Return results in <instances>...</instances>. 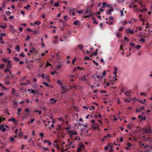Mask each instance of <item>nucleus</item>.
<instances>
[{
  "instance_id": "nucleus-1",
  "label": "nucleus",
  "mask_w": 152,
  "mask_h": 152,
  "mask_svg": "<svg viewBox=\"0 0 152 152\" xmlns=\"http://www.w3.org/2000/svg\"><path fill=\"white\" fill-rule=\"evenodd\" d=\"M86 15V18H89L90 17L91 14L92 12L91 10L89 8H87L85 13L84 14Z\"/></svg>"
},
{
  "instance_id": "nucleus-2",
  "label": "nucleus",
  "mask_w": 152,
  "mask_h": 152,
  "mask_svg": "<svg viewBox=\"0 0 152 152\" xmlns=\"http://www.w3.org/2000/svg\"><path fill=\"white\" fill-rule=\"evenodd\" d=\"M67 132L70 133V136L71 137H72L73 135H77V133L76 132H73L72 130H68Z\"/></svg>"
},
{
  "instance_id": "nucleus-3",
  "label": "nucleus",
  "mask_w": 152,
  "mask_h": 152,
  "mask_svg": "<svg viewBox=\"0 0 152 152\" xmlns=\"http://www.w3.org/2000/svg\"><path fill=\"white\" fill-rule=\"evenodd\" d=\"M137 21V19L132 18L129 21V24H133L134 23H135Z\"/></svg>"
},
{
  "instance_id": "nucleus-4",
  "label": "nucleus",
  "mask_w": 152,
  "mask_h": 152,
  "mask_svg": "<svg viewBox=\"0 0 152 152\" xmlns=\"http://www.w3.org/2000/svg\"><path fill=\"white\" fill-rule=\"evenodd\" d=\"M4 125L1 124L0 125V130H1L3 132H5L6 131V129L5 128H4Z\"/></svg>"
},
{
  "instance_id": "nucleus-5",
  "label": "nucleus",
  "mask_w": 152,
  "mask_h": 152,
  "mask_svg": "<svg viewBox=\"0 0 152 152\" xmlns=\"http://www.w3.org/2000/svg\"><path fill=\"white\" fill-rule=\"evenodd\" d=\"M113 11V9L111 7L110 9L106 11V13L109 15H110L111 14V12Z\"/></svg>"
},
{
  "instance_id": "nucleus-6",
  "label": "nucleus",
  "mask_w": 152,
  "mask_h": 152,
  "mask_svg": "<svg viewBox=\"0 0 152 152\" xmlns=\"http://www.w3.org/2000/svg\"><path fill=\"white\" fill-rule=\"evenodd\" d=\"M126 31H127V33H130L132 34H133L134 33V31L133 30H131L129 28H127Z\"/></svg>"
},
{
  "instance_id": "nucleus-7",
  "label": "nucleus",
  "mask_w": 152,
  "mask_h": 152,
  "mask_svg": "<svg viewBox=\"0 0 152 152\" xmlns=\"http://www.w3.org/2000/svg\"><path fill=\"white\" fill-rule=\"evenodd\" d=\"M99 126H96L94 124L91 127V129L93 130H95L96 129L99 128Z\"/></svg>"
},
{
  "instance_id": "nucleus-8",
  "label": "nucleus",
  "mask_w": 152,
  "mask_h": 152,
  "mask_svg": "<svg viewBox=\"0 0 152 152\" xmlns=\"http://www.w3.org/2000/svg\"><path fill=\"white\" fill-rule=\"evenodd\" d=\"M131 93V91H126L125 92V94L126 96H130V93Z\"/></svg>"
},
{
  "instance_id": "nucleus-9",
  "label": "nucleus",
  "mask_w": 152,
  "mask_h": 152,
  "mask_svg": "<svg viewBox=\"0 0 152 152\" xmlns=\"http://www.w3.org/2000/svg\"><path fill=\"white\" fill-rule=\"evenodd\" d=\"M56 54V59L57 60H60L61 59L60 56L57 53Z\"/></svg>"
},
{
  "instance_id": "nucleus-10",
  "label": "nucleus",
  "mask_w": 152,
  "mask_h": 152,
  "mask_svg": "<svg viewBox=\"0 0 152 152\" xmlns=\"http://www.w3.org/2000/svg\"><path fill=\"white\" fill-rule=\"evenodd\" d=\"M7 62L8 63L7 65H8V66H9V67L11 68L12 66L11 61L10 60H8L7 61Z\"/></svg>"
},
{
  "instance_id": "nucleus-11",
  "label": "nucleus",
  "mask_w": 152,
  "mask_h": 152,
  "mask_svg": "<svg viewBox=\"0 0 152 152\" xmlns=\"http://www.w3.org/2000/svg\"><path fill=\"white\" fill-rule=\"evenodd\" d=\"M73 24L75 25H77L80 24V21L79 20H75Z\"/></svg>"
},
{
  "instance_id": "nucleus-12",
  "label": "nucleus",
  "mask_w": 152,
  "mask_h": 152,
  "mask_svg": "<svg viewBox=\"0 0 152 152\" xmlns=\"http://www.w3.org/2000/svg\"><path fill=\"white\" fill-rule=\"evenodd\" d=\"M44 143H46V142L48 143V145H49V146L51 144V142H50V140H44Z\"/></svg>"
},
{
  "instance_id": "nucleus-13",
  "label": "nucleus",
  "mask_w": 152,
  "mask_h": 152,
  "mask_svg": "<svg viewBox=\"0 0 152 152\" xmlns=\"http://www.w3.org/2000/svg\"><path fill=\"white\" fill-rule=\"evenodd\" d=\"M80 50H82L83 51V53H84V54L85 55H86V54L89 53V51H88V50H86V53H85L84 50L83 49V48H80Z\"/></svg>"
},
{
  "instance_id": "nucleus-14",
  "label": "nucleus",
  "mask_w": 152,
  "mask_h": 152,
  "mask_svg": "<svg viewBox=\"0 0 152 152\" xmlns=\"http://www.w3.org/2000/svg\"><path fill=\"white\" fill-rule=\"evenodd\" d=\"M32 65L30 64H28L26 66V67L30 70V68L31 67Z\"/></svg>"
},
{
  "instance_id": "nucleus-15",
  "label": "nucleus",
  "mask_w": 152,
  "mask_h": 152,
  "mask_svg": "<svg viewBox=\"0 0 152 152\" xmlns=\"http://www.w3.org/2000/svg\"><path fill=\"white\" fill-rule=\"evenodd\" d=\"M116 36L118 38H120L121 37V34L118 32L116 33Z\"/></svg>"
},
{
  "instance_id": "nucleus-16",
  "label": "nucleus",
  "mask_w": 152,
  "mask_h": 152,
  "mask_svg": "<svg viewBox=\"0 0 152 152\" xmlns=\"http://www.w3.org/2000/svg\"><path fill=\"white\" fill-rule=\"evenodd\" d=\"M45 78L46 79V80L47 81H48V82L50 81V79L48 75H46L45 77Z\"/></svg>"
},
{
  "instance_id": "nucleus-17",
  "label": "nucleus",
  "mask_w": 152,
  "mask_h": 152,
  "mask_svg": "<svg viewBox=\"0 0 152 152\" xmlns=\"http://www.w3.org/2000/svg\"><path fill=\"white\" fill-rule=\"evenodd\" d=\"M8 65H6V69L4 70V71L5 72H9V69L8 68Z\"/></svg>"
},
{
  "instance_id": "nucleus-18",
  "label": "nucleus",
  "mask_w": 152,
  "mask_h": 152,
  "mask_svg": "<svg viewBox=\"0 0 152 152\" xmlns=\"http://www.w3.org/2000/svg\"><path fill=\"white\" fill-rule=\"evenodd\" d=\"M18 135L20 137H22L23 136V134L21 132H19L18 134Z\"/></svg>"
},
{
  "instance_id": "nucleus-19",
  "label": "nucleus",
  "mask_w": 152,
  "mask_h": 152,
  "mask_svg": "<svg viewBox=\"0 0 152 152\" xmlns=\"http://www.w3.org/2000/svg\"><path fill=\"white\" fill-rule=\"evenodd\" d=\"M71 128V126L70 125H69L67 127H66L65 129L66 130H67L68 129H70Z\"/></svg>"
},
{
  "instance_id": "nucleus-20",
  "label": "nucleus",
  "mask_w": 152,
  "mask_h": 152,
  "mask_svg": "<svg viewBox=\"0 0 152 152\" xmlns=\"http://www.w3.org/2000/svg\"><path fill=\"white\" fill-rule=\"evenodd\" d=\"M79 145L82 148H85V145L83 144L80 143Z\"/></svg>"
},
{
  "instance_id": "nucleus-21",
  "label": "nucleus",
  "mask_w": 152,
  "mask_h": 152,
  "mask_svg": "<svg viewBox=\"0 0 152 152\" xmlns=\"http://www.w3.org/2000/svg\"><path fill=\"white\" fill-rule=\"evenodd\" d=\"M4 66L5 65L4 64H1V65H0V69H3Z\"/></svg>"
},
{
  "instance_id": "nucleus-22",
  "label": "nucleus",
  "mask_w": 152,
  "mask_h": 152,
  "mask_svg": "<svg viewBox=\"0 0 152 152\" xmlns=\"http://www.w3.org/2000/svg\"><path fill=\"white\" fill-rule=\"evenodd\" d=\"M0 27L3 29H5L6 27V24H5L4 25H1L0 26Z\"/></svg>"
},
{
  "instance_id": "nucleus-23",
  "label": "nucleus",
  "mask_w": 152,
  "mask_h": 152,
  "mask_svg": "<svg viewBox=\"0 0 152 152\" xmlns=\"http://www.w3.org/2000/svg\"><path fill=\"white\" fill-rule=\"evenodd\" d=\"M13 59L16 61L18 62L19 61V59L17 57H14Z\"/></svg>"
},
{
  "instance_id": "nucleus-24",
  "label": "nucleus",
  "mask_w": 152,
  "mask_h": 152,
  "mask_svg": "<svg viewBox=\"0 0 152 152\" xmlns=\"http://www.w3.org/2000/svg\"><path fill=\"white\" fill-rule=\"evenodd\" d=\"M8 121H15V119L13 117L12 118H9L8 119Z\"/></svg>"
},
{
  "instance_id": "nucleus-25",
  "label": "nucleus",
  "mask_w": 152,
  "mask_h": 152,
  "mask_svg": "<svg viewBox=\"0 0 152 152\" xmlns=\"http://www.w3.org/2000/svg\"><path fill=\"white\" fill-rule=\"evenodd\" d=\"M6 14L7 15L9 16L11 14V12L9 11H7L6 12Z\"/></svg>"
},
{
  "instance_id": "nucleus-26",
  "label": "nucleus",
  "mask_w": 152,
  "mask_h": 152,
  "mask_svg": "<svg viewBox=\"0 0 152 152\" xmlns=\"http://www.w3.org/2000/svg\"><path fill=\"white\" fill-rule=\"evenodd\" d=\"M96 77H97V78H98V79H99V80H101L102 79H103V77L102 76H101V75L99 76V75H97Z\"/></svg>"
},
{
  "instance_id": "nucleus-27",
  "label": "nucleus",
  "mask_w": 152,
  "mask_h": 152,
  "mask_svg": "<svg viewBox=\"0 0 152 152\" xmlns=\"http://www.w3.org/2000/svg\"><path fill=\"white\" fill-rule=\"evenodd\" d=\"M30 7V5L29 4H28L26 7H24V8L26 9L27 10H28V8Z\"/></svg>"
},
{
  "instance_id": "nucleus-28",
  "label": "nucleus",
  "mask_w": 152,
  "mask_h": 152,
  "mask_svg": "<svg viewBox=\"0 0 152 152\" xmlns=\"http://www.w3.org/2000/svg\"><path fill=\"white\" fill-rule=\"evenodd\" d=\"M43 84L45 85L46 87H49V85L48 83H47L46 82H44L42 83Z\"/></svg>"
},
{
  "instance_id": "nucleus-29",
  "label": "nucleus",
  "mask_w": 152,
  "mask_h": 152,
  "mask_svg": "<svg viewBox=\"0 0 152 152\" xmlns=\"http://www.w3.org/2000/svg\"><path fill=\"white\" fill-rule=\"evenodd\" d=\"M36 96L37 97H38V96L39 95V93L37 91L35 90Z\"/></svg>"
},
{
  "instance_id": "nucleus-30",
  "label": "nucleus",
  "mask_w": 152,
  "mask_h": 152,
  "mask_svg": "<svg viewBox=\"0 0 152 152\" xmlns=\"http://www.w3.org/2000/svg\"><path fill=\"white\" fill-rule=\"evenodd\" d=\"M106 74V71L105 70H104V71L103 72L102 74V76L103 77H104L105 75Z\"/></svg>"
},
{
  "instance_id": "nucleus-31",
  "label": "nucleus",
  "mask_w": 152,
  "mask_h": 152,
  "mask_svg": "<svg viewBox=\"0 0 152 152\" xmlns=\"http://www.w3.org/2000/svg\"><path fill=\"white\" fill-rule=\"evenodd\" d=\"M124 101L125 102H126L128 103H129L130 102V101L127 99H124Z\"/></svg>"
},
{
  "instance_id": "nucleus-32",
  "label": "nucleus",
  "mask_w": 152,
  "mask_h": 152,
  "mask_svg": "<svg viewBox=\"0 0 152 152\" xmlns=\"http://www.w3.org/2000/svg\"><path fill=\"white\" fill-rule=\"evenodd\" d=\"M61 126L60 125H59L58 127L56 128V129L57 130H60L61 128Z\"/></svg>"
},
{
  "instance_id": "nucleus-33",
  "label": "nucleus",
  "mask_w": 152,
  "mask_h": 152,
  "mask_svg": "<svg viewBox=\"0 0 152 152\" xmlns=\"http://www.w3.org/2000/svg\"><path fill=\"white\" fill-rule=\"evenodd\" d=\"M31 92L34 95H35V96H36L35 91H34V90L33 89L31 90Z\"/></svg>"
},
{
  "instance_id": "nucleus-34",
  "label": "nucleus",
  "mask_w": 152,
  "mask_h": 152,
  "mask_svg": "<svg viewBox=\"0 0 152 152\" xmlns=\"http://www.w3.org/2000/svg\"><path fill=\"white\" fill-rule=\"evenodd\" d=\"M39 135L40 136L41 138H43L44 136V134L43 133H39Z\"/></svg>"
},
{
  "instance_id": "nucleus-35",
  "label": "nucleus",
  "mask_w": 152,
  "mask_h": 152,
  "mask_svg": "<svg viewBox=\"0 0 152 152\" xmlns=\"http://www.w3.org/2000/svg\"><path fill=\"white\" fill-rule=\"evenodd\" d=\"M61 64L57 66L56 68L58 69L61 68Z\"/></svg>"
},
{
  "instance_id": "nucleus-36",
  "label": "nucleus",
  "mask_w": 152,
  "mask_h": 152,
  "mask_svg": "<svg viewBox=\"0 0 152 152\" xmlns=\"http://www.w3.org/2000/svg\"><path fill=\"white\" fill-rule=\"evenodd\" d=\"M140 11L142 12H146L147 11V9L146 8H144L142 10H141Z\"/></svg>"
},
{
  "instance_id": "nucleus-37",
  "label": "nucleus",
  "mask_w": 152,
  "mask_h": 152,
  "mask_svg": "<svg viewBox=\"0 0 152 152\" xmlns=\"http://www.w3.org/2000/svg\"><path fill=\"white\" fill-rule=\"evenodd\" d=\"M113 81L111 82V83L112 84L113 83V82L114 81V80L115 79V80H117V79L116 78V77L115 76H113Z\"/></svg>"
},
{
  "instance_id": "nucleus-38",
  "label": "nucleus",
  "mask_w": 152,
  "mask_h": 152,
  "mask_svg": "<svg viewBox=\"0 0 152 152\" xmlns=\"http://www.w3.org/2000/svg\"><path fill=\"white\" fill-rule=\"evenodd\" d=\"M35 112L38 113L39 115H40L41 114V111H39L38 110H36L35 111Z\"/></svg>"
},
{
  "instance_id": "nucleus-39",
  "label": "nucleus",
  "mask_w": 152,
  "mask_h": 152,
  "mask_svg": "<svg viewBox=\"0 0 152 152\" xmlns=\"http://www.w3.org/2000/svg\"><path fill=\"white\" fill-rule=\"evenodd\" d=\"M119 50L120 51H122V54L123 55L124 54V52L123 51L124 50L122 48H120Z\"/></svg>"
},
{
  "instance_id": "nucleus-40",
  "label": "nucleus",
  "mask_w": 152,
  "mask_h": 152,
  "mask_svg": "<svg viewBox=\"0 0 152 152\" xmlns=\"http://www.w3.org/2000/svg\"><path fill=\"white\" fill-rule=\"evenodd\" d=\"M34 23L35 24L38 25L40 24V22L39 21H37L35 22Z\"/></svg>"
},
{
  "instance_id": "nucleus-41",
  "label": "nucleus",
  "mask_w": 152,
  "mask_h": 152,
  "mask_svg": "<svg viewBox=\"0 0 152 152\" xmlns=\"http://www.w3.org/2000/svg\"><path fill=\"white\" fill-rule=\"evenodd\" d=\"M98 54V53L96 51H95L92 54V55L94 56H97Z\"/></svg>"
},
{
  "instance_id": "nucleus-42",
  "label": "nucleus",
  "mask_w": 152,
  "mask_h": 152,
  "mask_svg": "<svg viewBox=\"0 0 152 152\" xmlns=\"http://www.w3.org/2000/svg\"><path fill=\"white\" fill-rule=\"evenodd\" d=\"M57 83L59 84L60 85H61L63 84V83H61L59 80H58L57 81Z\"/></svg>"
},
{
  "instance_id": "nucleus-43",
  "label": "nucleus",
  "mask_w": 152,
  "mask_h": 152,
  "mask_svg": "<svg viewBox=\"0 0 152 152\" xmlns=\"http://www.w3.org/2000/svg\"><path fill=\"white\" fill-rule=\"evenodd\" d=\"M57 73L56 71H54L52 72H51L50 74L52 75H54L55 74Z\"/></svg>"
},
{
  "instance_id": "nucleus-44",
  "label": "nucleus",
  "mask_w": 152,
  "mask_h": 152,
  "mask_svg": "<svg viewBox=\"0 0 152 152\" xmlns=\"http://www.w3.org/2000/svg\"><path fill=\"white\" fill-rule=\"evenodd\" d=\"M93 63L96 65V66H97L99 65L98 63L96 62L94 60H93Z\"/></svg>"
},
{
  "instance_id": "nucleus-45",
  "label": "nucleus",
  "mask_w": 152,
  "mask_h": 152,
  "mask_svg": "<svg viewBox=\"0 0 152 152\" xmlns=\"http://www.w3.org/2000/svg\"><path fill=\"white\" fill-rule=\"evenodd\" d=\"M127 145L128 146V147H130L132 146V144L129 142L127 143Z\"/></svg>"
},
{
  "instance_id": "nucleus-46",
  "label": "nucleus",
  "mask_w": 152,
  "mask_h": 152,
  "mask_svg": "<svg viewBox=\"0 0 152 152\" xmlns=\"http://www.w3.org/2000/svg\"><path fill=\"white\" fill-rule=\"evenodd\" d=\"M145 108L144 106H142L140 108V111L143 110H145Z\"/></svg>"
},
{
  "instance_id": "nucleus-47",
  "label": "nucleus",
  "mask_w": 152,
  "mask_h": 152,
  "mask_svg": "<svg viewBox=\"0 0 152 152\" xmlns=\"http://www.w3.org/2000/svg\"><path fill=\"white\" fill-rule=\"evenodd\" d=\"M54 6L55 7H58L59 6L58 3H55L54 4Z\"/></svg>"
},
{
  "instance_id": "nucleus-48",
  "label": "nucleus",
  "mask_w": 152,
  "mask_h": 152,
  "mask_svg": "<svg viewBox=\"0 0 152 152\" xmlns=\"http://www.w3.org/2000/svg\"><path fill=\"white\" fill-rule=\"evenodd\" d=\"M124 39L125 41H127V42H128L129 41V38L126 37H124Z\"/></svg>"
},
{
  "instance_id": "nucleus-49",
  "label": "nucleus",
  "mask_w": 152,
  "mask_h": 152,
  "mask_svg": "<svg viewBox=\"0 0 152 152\" xmlns=\"http://www.w3.org/2000/svg\"><path fill=\"white\" fill-rule=\"evenodd\" d=\"M33 32V34H37L38 33V31H32Z\"/></svg>"
},
{
  "instance_id": "nucleus-50",
  "label": "nucleus",
  "mask_w": 152,
  "mask_h": 152,
  "mask_svg": "<svg viewBox=\"0 0 152 152\" xmlns=\"http://www.w3.org/2000/svg\"><path fill=\"white\" fill-rule=\"evenodd\" d=\"M146 93L144 94L143 92H142L140 94V95L141 96H142L144 95L145 96H146Z\"/></svg>"
},
{
  "instance_id": "nucleus-51",
  "label": "nucleus",
  "mask_w": 152,
  "mask_h": 152,
  "mask_svg": "<svg viewBox=\"0 0 152 152\" xmlns=\"http://www.w3.org/2000/svg\"><path fill=\"white\" fill-rule=\"evenodd\" d=\"M28 142H31V143L32 144H33L34 143V142L32 140V139L31 138H30L28 140Z\"/></svg>"
},
{
  "instance_id": "nucleus-52",
  "label": "nucleus",
  "mask_w": 152,
  "mask_h": 152,
  "mask_svg": "<svg viewBox=\"0 0 152 152\" xmlns=\"http://www.w3.org/2000/svg\"><path fill=\"white\" fill-rule=\"evenodd\" d=\"M81 149L80 148V147H78L77 148V152H78V151H81Z\"/></svg>"
},
{
  "instance_id": "nucleus-53",
  "label": "nucleus",
  "mask_w": 152,
  "mask_h": 152,
  "mask_svg": "<svg viewBox=\"0 0 152 152\" xmlns=\"http://www.w3.org/2000/svg\"><path fill=\"white\" fill-rule=\"evenodd\" d=\"M85 76H86V75H84V76H83V77L81 78L82 80L83 81V80H86V79L85 78Z\"/></svg>"
},
{
  "instance_id": "nucleus-54",
  "label": "nucleus",
  "mask_w": 152,
  "mask_h": 152,
  "mask_svg": "<svg viewBox=\"0 0 152 152\" xmlns=\"http://www.w3.org/2000/svg\"><path fill=\"white\" fill-rule=\"evenodd\" d=\"M67 15L64 16V18L65 20H68V18H67Z\"/></svg>"
},
{
  "instance_id": "nucleus-55",
  "label": "nucleus",
  "mask_w": 152,
  "mask_h": 152,
  "mask_svg": "<svg viewBox=\"0 0 152 152\" xmlns=\"http://www.w3.org/2000/svg\"><path fill=\"white\" fill-rule=\"evenodd\" d=\"M7 50L8 51L9 53L8 54H9L11 52V50L9 49V48H7Z\"/></svg>"
},
{
  "instance_id": "nucleus-56",
  "label": "nucleus",
  "mask_w": 152,
  "mask_h": 152,
  "mask_svg": "<svg viewBox=\"0 0 152 152\" xmlns=\"http://www.w3.org/2000/svg\"><path fill=\"white\" fill-rule=\"evenodd\" d=\"M84 59L85 60H89L90 58L88 57V56H85L84 58Z\"/></svg>"
},
{
  "instance_id": "nucleus-57",
  "label": "nucleus",
  "mask_w": 152,
  "mask_h": 152,
  "mask_svg": "<svg viewBox=\"0 0 152 152\" xmlns=\"http://www.w3.org/2000/svg\"><path fill=\"white\" fill-rule=\"evenodd\" d=\"M7 59H5V58H3L2 59V60L3 61L5 62L6 63L7 62Z\"/></svg>"
},
{
  "instance_id": "nucleus-58",
  "label": "nucleus",
  "mask_w": 152,
  "mask_h": 152,
  "mask_svg": "<svg viewBox=\"0 0 152 152\" xmlns=\"http://www.w3.org/2000/svg\"><path fill=\"white\" fill-rule=\"evenodd\" d=\"M58 120L59 121H62L64 120V119L63 118L61 117H60L59 118H58Z\"/></svg>"
},
{
  "instance_id": "nucleus-59",
  "label": "nucleus",
  "mask_w": 152,
  "mask_h": 152,
  "mask_svg": "<svg viewBox=\"0 0 152 152\" xmlns=\"http://www.w3.org/2000/svg\"><path fill=\"white\" fill-rule=\"evenodd\" d=\"M35 119L34 118L33 119H31V121H30V122L31 123H33V122L34 121H35Z\"/></svg>"
},
{
  "instance_id": "nucleus-60",
  "label": "nucleus",
  "mask_w": 152,
  "mask_h": 152,
  "mask_svg": "<svg viewBox=\"0 0 152 152\" xmlns=\"http://www.w3.org/2000/svg\"><path fill=\"white\" fill-rule=\"evenodd\" d=\"M100 92L101 93H106L107 92V91L106 90H102V91H100Z\"/></svg>"
},
{
  "instance_id": "nucleus-61",
  "label": "nucleus",
  "mask_w": 152,
  "mask_h": 152,
  "mask_svg": "<svg viewBox=\"0 0 152 152\" xmlns=\"http://www.w3.org/2000/svg\"><path fill=\"white\" fill-rule=\"evenodd\" d=\"M107 138V136H105L102 139V141L104 142L105 139Z\"/></svg>"
},
{
  "instance_id": "nucleus-62",
  "label": "nucleus",
  "mask_w": 152,
  "mask_h": 152,
  "mask_svg": "<svg viewBox=\"0 0 152 152\" xmlns=\"http://www.w3.org/2000/svg\"><path fill=\"white\" fill-rule=\"evenodd\" d=\"M10 139L12 141V142H13L14 141V139L12 137H10Z\"/></svg>"
},
{
  "instance_id": "nucleus-63",
  "label": "nucleus",
  "mask_w": 152,
  "mask_h": 152,
  "mask_svg": "<svg viewBox=\"0 0 152 152\" xmlns=\"http://www.w3.org/2000/svg\"><path fill=\"white\" fill-rule=\"evenodd\" d=\"M26 30L27 31H33V30H31L30 28H27V29H26Z\"/></svg>"
},
{
  "instance_id": "nucleus-64",
  "label": "nucleus",
  "mask_w": 152,
  "mask_h": 152,
  "mask_svg": "<svg viewBox=\"0 0 152 152\" xmlns=\"http://www.w3.org/2000/svg\"><path fill=\"white\" fill-rule=\"evenodd\" d=\"M16 91V89L15 88H12V93H14Z\"/></svg>"
}]
</instances>
